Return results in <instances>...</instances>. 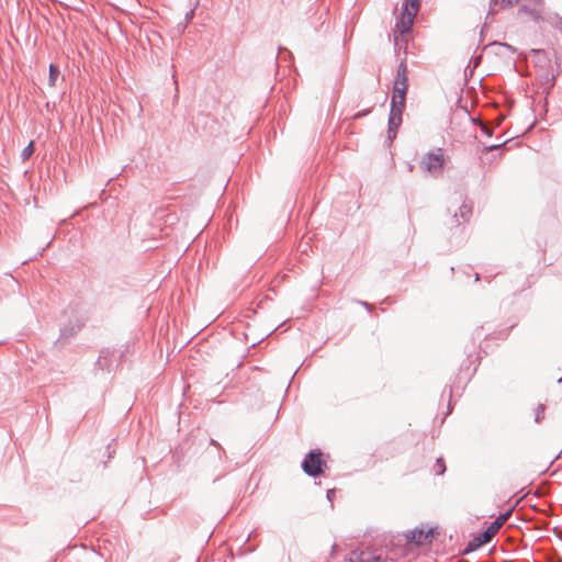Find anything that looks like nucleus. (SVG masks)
Returning <instances> with one entry per match:
<instances>
[{"label": "nucleus", "instance_id": "37", "mask_svg": "<svg viewBox=\"0 0 562 562\" xmlns=\"http://www.w3.org/2000/svg\"><path fill=\"white\" fill-rule=\"evenodd\" d=\"M172 215H176V213H168L166 222H168L172 217Z\"/></svg>", "mask_w": 562, "mask_h": 562}, {"label": "nucleus", "instance_id": "38", "mask_svg": "<svg viewBox=\"0 0 562 562\" xmlns=\"http://www.w3.org/2000/svg\"><path fill=\"white\" fill-rule=\"evenodd\" d=\"M474 280L475 281H479L480 280V274L477 272L474 273Z\"/></svg>", "mask_w": 562, "mask_h": 562}, {"label": "nucleus", "instance_id": "36", "mask_svg": "<svg viewBox=\"0 0 562 562\" xmlns=\"http://www.w3.org/2000/svg\"><path fill=\"white\" fill-rule=\"evenodd\" d=\"M335 491L334 490H328L327 491V498L330 501V497H331V494H334Z\"/></svg>", "mask_w": 562, "mask_h": 562}, {"label": "nucleus", "instance_id": "30", "mask_svg": "<svg viewBox=\"0 0 562 562\" xmlns=\"http://www.w3.org/2000/svg\"><path fill=\"white\" fill-rule=\"evenodd\" d=\"M194 12H195V9L193 8V9L189 10V11L186 13V15H184V21H186L187 23H188V22H190V21L193 19V16H194Z\"/></svg>", "mask_w": 562, "mask_h": 562}, {"label": "nucleus", "instance_id": "18", "mask_svg": "<svg viewBox=\"0 0 562 562\" xmlns=\"http://www.w3.org/2000/svg\"><path fill=\"white\" fill-rule=\"evenodd\" d=\"M512 514V509L506 510V513L501 514L496 519H494V532L498 530L509 518Z\"/></svg>", "mask_w": 562, "mask_h": 562}, {"label": "nucleus", "instance_id": "31", "mask_svg": "<svg viewBox=\"0 0 562 562\" xmlns=\"http://www.w3.org/2000/svg\"><path fill=\"white\" fill-rule=\"evenodd\" d=\"M529 10H532V8L528 7L527 4H522V5H520L518 12L519 13H525V14L528 15Z\"/></svg>", "mask_w": 562, "mask_h": 562}, {"label": "nucleus", "instance_id": "26", "mask_svg": "<svg viewBox=\"0 0 562 562\" xmlns=\"http://www.w3.org/2000/svg\"><path fill=\"white\" fill-rule=\"evenodd\" d=\"M528 15L535 21L539 22L541 20V12L535 8L532 10H529Z\"/></svg>", "mask_w": 562, "mask_h": 562}, {"label": "nucleus", "instance_id": "23", "mask_svg": "<svg viewBox=\"0 0 562 562\" xmlns=\"http://www.w3.org/2000/svg\"><path fill=\"white\" fill-rule=\"evenodd\" d=\"M492 15V0H488V10H487V14H486V20L490 19V16ZM488 23L487 21H485L484 25L482 26L481 29V35H484L488 32Z\"/></svg>", "mask_w": 562, "mask_h": 562}, {"label": "nucleus", "instance_id": "5", "mask_svg": "<svg viewBox=\"0 0 562 562\" xmlns=\"http://www.w3.org/2000/svg\"><path fill=\"white\" fill-rule=\"evenodd\" d=\"M492 540V524L485 527L482 533L471 539L463 549L464 554H469L481 546L488 543Z\"/></svg>", "mask_w": 562, "mask_h": 562}, {"label": "nucleus", "instance_id": "14", "mask_svg": "<svg viewBox=\"0 0 562 562\" xmlns=\"http://www.w3.org/2000/svg\"><path fill=\"white\" fill-rule=\"evenodd\" d=\"M110 356L109 350H101L99 358L95 362V368L100 370H109L110 369V360L108 359Z\"/></svg>", "mask_w": 562, "mask_h": 562}, {"label": "nucleus", "instance_id": "17", "mask_svg": "<svg viewBox=\"0 0 562 562\" xmlns=\"http://www.w3.org/2000/svg\"><path fill=\"white\" fill-rule=\"evenodd\" d=\"M59 75H60L59 67L55 64H50L49 65V74H48V85L50 87L56 86V81H57Z\"/></svg>", "mask_w": 562, "mask_h": 562}, {"label": "nucleus", "instance_id": "39", "mask_svg": "<svg viewBox=\"0 0 562 562\" xmlns=\"http://www.w3.org/2000/svg\"><path fill=\"white\" fill-rule=\"evenodd\" d=\"M490 46H492V42H488V43L484 46V50H486Z\"/></svg>", "mask_w": 562, "mask_h": 562}, {"label": "nucleus", "instance_id": "34", "mask_svg": "<svg viewBox=\"0 0 562 562\" xmlns=\"http://www.w3.org/2000/svg\"><path fill=\"white\" fill-rule=\"evenodd\" d=\"M106 453H108V458H109V459L112 457V453H114V450H111V445H108V447H106Z\"/></svg>", "mask_w": 562, "mask_h": 562}, {"label": "nucleus", "instance_id": "11", "mask_svg": "<svg viewBox=\"0 0 562 562\" xmlns=\"http://www.w3.org/2000/svg\"><path fill=\"white\" fill-rule=\"evenodd\" d=\"M402 122L403 121H400V120H390L387 121V140L390 143L393 142V139L396 138L397 136V132H398V128L400 126L402 125Z\"/></svg>", "mask_w": 562, "mask_h": 562}, {"label": "nucleus", "instance_id": "8", "mask_svg": "<svg viewBox=\"0 0 562 562\" xmlns=\"http://www.w3.org/2000/svg\"><path fill=\"white\" fill-rule=\"evenodd\" d=\"M407 89L405 86L397 87L393 86V93L391 100H394L398 105H406V93Z\"/></svg>", "mask_w": 562, "mask_h": 562}, {"label": "nucleus", "instance_id": "24", "mask_svg": "<svg viewBox=\"0 0 562 562\" xmlns=\"http://www.w3.org/2000/svg\"><path fill=\"white\" fill-rule=\"evenodd\" d=\"M439 532L437 531V528H428L427 530H425V536H424V539H427V543H430L432 541V539L435 538L436 535H438Z\"/></svg>", "mask_w": 562, "mask_h": 562}, {"label": "nucleus", "instance_id": "9", "mask_svg": "<svg viewBox=\"0 0 562 562\" xmlns=\"http://www.w3.org/2000/svg\"><path fill=\"white\" fill-rule=\"evenodd\" d=\"M79 329H80L79 326H77V327L76 326H66V327L61 328L60 335L56 342L64 345L70 338H72L78 333Z\"/></svg>", "mask_w": 562, "mask_h": 562}, {"label": "nucleus", "instance_id": "2", "mask_svg": "<svg viewBox=\"0 0 562 562\" xmlns=\"http://www.w3.org/2000/svg\"><path fill=\"white\" fill-rule=\"evenodd\" d=\"M322 456L323 453L319 449H313L305 456L302 461V469L305 474L311 477H317L323 474L326 463Z\"/></svg>", "mask_w": 562, "mask_h": 562}, {"label": "nucleus", "instance_id": "19", "mask_svg": "<svg viewBox=\"0 0 562 562\" xmlns=\"http://www.w3.org/2000/svg\"><path fill=\"white\" fill-rule=\"evenodd\" d=\"M546 407L542 404L536 405L532 408V416L536 423H540L544 418Z\"/></svg>", "mask_w": 562, "mask_h": 562}, {"label": "nucleus", "instance_id": "22", "mask_svg": "<svg viewBox=\"0 0 562 562\" xmlns=\"http://www.w3.org/2000/svg\"><path fill=\"white\" fill-rule=\"evenodd\" d=\"M367 555H368V553H366L363 551H361L359 553L358 552H352L349 561L350 562H368L367 561Z\"/></svg>", "mask_w": 562, "mask_h": 562}, {"label": "nucleus", "instance_id": "28", "mask_svg": "<svg viewBox=\"0 0 562 562\" xmlns=\"http://www.w3.org/2000/svg\"><path fill=\"white\" fill-rule=\"evenodd\" d=\"M436 467L438 468L437 474L441 475L446 471V465L442 458L437 459Z\"/></svg>", "mask_w": 562, "mask_h": 562}, {"label": "nucleus", "instance_id": "16", "mask_svg": "<svg viewBox=\"0 0 562 562\" xmlns=\"http://www.w3.org/2000/svg\"><path fill=\"white\" fill-rule=\"evenodd\" d=\"M472 213H453L450 217L449 224L460 226L462 222H468Z\"/></svg>", "mask_w": 562, "mask_h": 562}, {"label": "nucleus", "instance_id": "6", "mask_svg": "<svg viewBox=\"0 0 562 562\" xmlns=\"http://www.w3.org/2000/svg\"><path fill=\"white\" fill-rule=\"evenodd\" d=\"M425 530L423 528H415L406 532L405 538L408 543L422 546L427 543V539H424Z\"/></svg>", "mask_w": 562, "mask_h": 562}, {"label": "nucleus", "instance_id": "1", "mask_svg": "<svg viewBox=\"0 0 562 562\" xmlns=\"http://www.w3.org/2000/svg\"><path fill=\"white\" fill-rule=\"evenodd\" d=\"M420 9V0H403L401 15L396 19L395 27L400 34L412 31L414 20Z\"/></svg>", "mask_w": 562, "mask_h": 562}, {"label": "nucleus", "instance_id": "40", "mask_svg": "<svg viewBox=\"0 0 562 562\" xmlns=\"http://www.w3.org/2000/svg\"><path fill=\"white\" fill-rule=\"evenodd\" d=\"M464 207L465 205L463 204L461 207H459V211H463Z\"/></svg>", "mask_w": 562, "mask_h": 562}, {"label": "nucleus", "instance_id": "4", "mask_svg": "<svg viewBox=\"0 0 562 562\" xmlns=\"http://www.w3.org/2000/svg\"><path fill=\"white\" fill-rule=\"evenodd\" d=\"M494 128L504 121L512 108V102L503 93H496L494 89Z\"/></svg>", "mask_w": 562, "mask_h": 562}, {"label": "nucleus", "instance_id": "35", "mask_svg": "<svg viewBox=\"0 0 562 562\" xmlns=\"http://www.w3.org/2000/svg\"><path fill=\"white\" fill-rule=\"evenodd\" d=\"M530 53H532V54H539V55H544V52H543L542 49H535V48H532V49L530 50Z\"/></svg>", "mask_w": 562, "mask_h": 562}, {"label": "nucleus", "instance_id": "10", "mask_svg": "<svg viewBox=\"0 0 562 562\" xmlns=\"http://www.w3.org/2000/svg\"><path fill=\"white\" fill-rule=\"evenodd\" d=\"M493 45H494V55L495 56H501V55H506V54L513 55L516 52V48H514L513 46H510L506 43L494 41Z\"/></svg>", "mask_w": 562, "mask_h": 562}, {"label": "nucleus", "instance_id": "3", "mask_svg": "<svg viewBox=\"0 0 562 562\" xmlns=\"http://www.w3.org/2000/svg\"><path fill=\"white\" fill-rule=\"evenodd\" d=\"M445 156L442 149L438 148L436 153L429 151L425 154L420 159V168L429 172L434 177H438L442 173L445 166Z\"/></svg>", "mask_w": 562, "mask_h": 562}, {"label": "nucleus", "instance_id": "27", "mask_svg": "<svg viewBox=\"0 0 562 562\" xmlns=\"http://www.w3.org/2000/svg\"><path fill=\"white\" fill-rule=\"evenodd\" d=\"M368 562H385L381 554H370L367 555Z\"/></svg>", "mask_w": 562, "mask_h": 562}, {"label": "nucleus", "instance_id": "25", "mask_svg": "<svg viewBox=\"0 0 562 562\" xmlns=\"http://www.w3.org/2000/svg\"><path fill=\"white\" fill-rule=\"evenodd\" d=\"M508 144V140H505V142H502L499 144H494L493 145V148H494V157L496 156V153H498V155L501 156L503 154V150L505 149V147L507 146Z\"/></svg>", "mask_w": 562, "mask_h": 562}, {"label": "nucleus", "instance_id": "21", "mask_svg": "<svg viewBox=\"0 0 562 562\" xmlns=\"http://www.w3.org/2000/svg\"><path fill=\"white\" fill-rule=\"evenodd\" d=\"M519 0H494V8L498 7L499 9L510 8L514 4L518 3Z\"/></svg>", "mask_w": 562, "mask_h": 562}, {"label": "nucleus", "instance_id": "20", "mask_svg": "<svg viewBox=\"0 0 562 562\" xmlns=\"http://www.w3.org/2000/svg\"><path fill=\"white\" fill-rule=\"evenodd\" d=\"M34 150H35V142L34 140H31L26 147H24L21 151V158L23 161L27 160L33 154H34Z\"/></svg>", "mask_w": 562, "mask_h": 562}, {"label": "nucleus", "instance_id": "15", "mask_svg": "<svg viewBox=\"0 0 562 562\" xmlns=\"http://www.w3.org/2000/svg\"><path fill=\"white\" fill-rule=\"evenodd\" d=\"M472 122L476 125L480 126V130H481V133L482 135L486 136V137H492V124L488 123V122H482L480 121L479 117L476 119H472Z\"/></svg>", "mask_w": 562, "mask_h": 562}, {"label": "nucleus", "instance_id": "12", "mask_svg": "<svg viewBox=\"0 0 562 562\" xmlns=\"http://www.w3.org/2000/svg\"><path fill=\"white\" fill-rule=\"evenodd\" d=\"M475 139H476V154L480 155V159H481V162L483 165L486 164L485 159H484V155H487L490 151H492V145H488L484 142H482L477 135H475Z\"/></svg>", "mask_w": 562, "mask_h": 562}, {"label": "nucleus", "instance_id": "33", "mask_svg": "<svg viewBox=\"0 0 562 562\" xmlns=\"http://www.w3.org/2000/svg\"><path fill=\"white\" fill-rule=\"evenodd\" d=\"M482 330H483V327H480V328H477V329L475 330V337H476L477 339H479V338H481V336L483 335Z\"/></svg>", "mask_w": 562, "mask_h": 562}, {"label": "nucleus", "instance_id": "29", "mask_svg": "<svg viewBox=\"0 0 562 562\" xmlns=\"http://www.w3.org/2000/svg\"><path fill=\"white\" fill-rule=\"evenodd\" d=\"M210 445L215 446V447H217L218 449H221V452L218 453V457H220V459H222V456H223V454H225V451H224V449L221 447V445H220L216 440H214V439H211Z\"/></svg>", "mask_w": 562, "mask_h": 562}, {"label": "nucleus", "instance_id": "32", "mask_svg": "<svg viewBox=\"0 0 562 562\" xmlns=\"http://www.w3.org/2000/svg\"><path fill=\"white\" fill-rule=\"evenodd\" d=\"M358 304L362 305L363 307H366L369 312L372 311V305L366 301H357Z\"/></svg>", "mask_w": 562, "mask_h": 562}, {"label": "nucleus", "instance_id": "7", "mask_svg": "<svg viewBox=\"0 0 562 562\" xmlns=\"http://www.w3.org/2000/svg\"><path fill=\"white\" fill-rule=\"evenodd\" d=\"M393 86L408 88L407 66L405 60H402L398 65L397 72Z\"/></svg>", "mask_w": 562, "mask_h": 562}, {"label": "nucleus", "instance_id": "13", "mask_svg": "<svg viewBox=\"0 0 562 562\" xmlns=\"http://www.w3.org/2000/svg\"><path fill=\"white\" fill-rule=\"evenodd\" d=\"M404 110L405 105H398L394 100H391L389 119L403 121Z\"/></svg>", "mask_w": 562, "mask_h": 562}]
</instances>
